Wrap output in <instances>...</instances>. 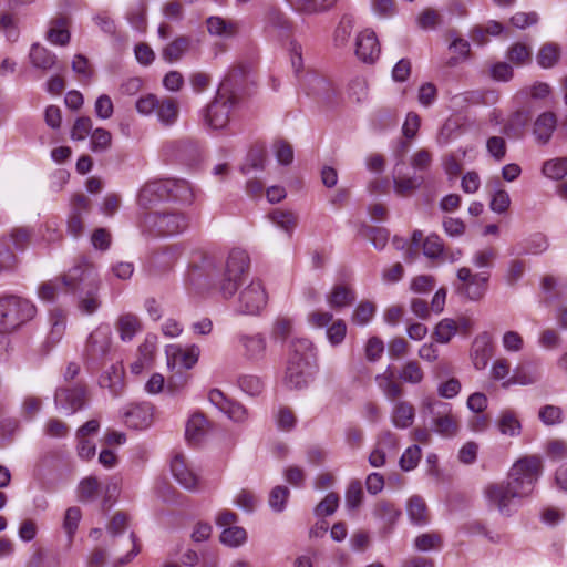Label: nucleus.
<instances>
[{"label": "nucleus", "mask_w": 567, "mask_h": 567, "mask_svg": "<svg viewBox=\"0 0 567 567\" xmlns=\"http://www.w3.org/2000/svg\"><path fill=\"white\" fill-rule=\"evenodd\" d=\"M408 516L415 525H425L429 522L427 508L424 499L420 496H412L408 503Z\"/></svg>", "instance_id": "35"}, {"label": "nucleus", "mask_w": 567, "mask_h": 567, "mask_svg": "<svg viewBox=\"0 0 567 567\" xmlns=\"http://www.w3.org/2000/svg\"><path fill=\"white\" fill-rule=\"evenodd\" d=\"M188 48L189 39L187 37H178L162 50V58L169 63L178 61Z\"/></svg>", "instance_id": "37"}, {"label": "nucleus", "mask_w": 567, "mask_h": 567, "mask_svg": "<svg viewBox=\"0 0 567 567\" xmlns=\"http://www.w3.org/2000/svg\"><path fill=\"white\" fill-rule=\"evenodd\" d=\"M237 382L241 391L250 396L259 395L264 390V382L257 375L244 374Z\"/></svg>", "instance_id": "54"}, {"label": "nucleus", "mask_w": 567, "mask_h": 567, "mask_svg": "<svg viewBox=\"0 0 567 567\" xmlns=\"http://www.w3.org/2000/svg\"><path fill=\"white\" fill-rule=\"evenodd\" d=\"M31 64L41 70H50L56 63V55L39 43H33L30 49Z\"/></svg>", "instance_id": "30"}, {"label": "nucleus", "mask_w": 567, "mask_h": 567, "mask_svg": "<svg viewBox=\"0 0 567 567\" xmlns=\"http://www.w3.org/2000/svg\"><path fill=\"white\" fill-rule=\"evenodd\" d=\"M380 44L372 30H364L355 41V54L364 63H373L380 55Z\"/></svg>", "instance_id": "18"}, {"label": "nucleus", "mask_w": 567, "mask_h": 567, "mask_svg": "<svg viewBox=\"0 0 567 567\" xmlns=\"http://www.w3.org/2000/svg\"><path fill=\"white\" fill-rule=\"evenodd\" d=\"M424 408L432 415V430L445 437L456 435L458 424L456 417L452 414V408L449 403L442 401H427Z\"/></svg>", "instance_id": "9"}, {"label": "nucleus", "mask_w": 567, "mask_h": 567, "mask_svg": "<svg viewBox=\"0 0 567 567\" xmlns=\"http://www.w3.org/2000/svg\"><path fill=\"white\" fill-rule=\"evenodd\" d=\"M563 410L557 405L547 404L539 409V420L548 426L556 425L563 421Z\"/></svg>", "instance_id": "60"}, {"label": "nucleus", "mask_w": 567, "mask_h": 567, "mask_svg": "<svg viewBox=\"0 0 567 567\" xmlns=\"http://www.w3.org/2000/svg\"><path fill=\"white\" fill-rule=\"evenodd\" d=\"M374 313L375 306L370 301H362L352 313V322L358 326H365L372 320Z\"/></svg>", "instance_id": "57"}, {"label": "nucleus", "mask_w": 567, "mask_h": 567, "mask_svg": "<svg viewBox=\"0 0 567 567\" xmlns=\"http://www.w3.org/2000/svg\"><path fill=\"white\" fill-rule=\"evenodd\" d=\"M123 420L131 429H146L152 421V406L147 403L133 404L124 411Z\"/></svg>", "instance_id": "22"}, {"label": "nucleus", "mask_w": 567, "mask_h": 567, "mask_svg": "<svg viewBox=\"0 0 567 567\" xmlns=\"http://www.w3.org/2000/svg\"><path fill=\"white\" fill-rule=\"evenodd\" d=\"M171 472L174 478L186 489L193 491L198 484L197 475L187 466L182 454H176L171 461Z\"/></svg>", "instance_id": "23"}, {"label": "nucleus", "mask_w": 567, "mask_h": 567, "mask_svg": "<svg viewBox=\"0 0 567 567\" xmlns=\"http://www.w3.org/2000/svg\"><path fill=\"white\" fill-rule=\"evenodd\" d=\"M339 506V496L336 493H329L326 497L316 506L315 514L317 516H330Z\"/></svg>", "instance_id": "64"}, {"label": "nucleus", "mask_w": 567, "mask_h": 567, "mask_svg": "<svg viewBox=\"0 0 567 567\" xmlns=\"http://www.w3.org/2000/svg\"><path fill=\"white\" fill-rule=\"evenodd\" d=\"M209 402L225 413L234 422L243 423L248 419L247 409L239 402L228 399L220 390L213 389L208 393Z\"/></svg>", "instance_id": "15"}, {"label": "nucleus", "mask_w": 567, "mask_h": 567, "mask_svg": "<svg viewBox=\"0 0 567 567\" xmlns=\"http://www.w3.org/2000/svg\"><path fill=\"white\" fill-rule=\"evenodd\" d=\"M457 279L462 282L457 288V292L471 301L481 300L488 288L489 272L481 271L473 274L467 267H462L456 272Z\"/></svg>", "instance_id": "10"}, {"label": "nucleus", "mask_w": 567, "mask_h": 567, "mask_svg": "<svg viewBox=\"0 0 567 567\" xmlns=\"http://www.w3.org/2000/svg\"><path fill=\"white\" fill-rule=\"evenodd\" d=\"M247 540V533L243 527L229 526L220 534V542L228 547H239Z\"/></svg>", "instance_id": "47"}, {"label": "nucleus", "mask_w": 567, "mask_h": 567, "mask_svg": "<svg viewBox=\"0 0 567 567\" xmlns=\"http://www.w3.org/2000/svg\"><path fill=\"white\" fill-rule=\"evenodd\" d=\"M492 351L491 338L486 332L475 338L471 352L475 369L483 370L486 368L492 357Z\"/></svg>", "instance_id": "25"}, {"label": "nucleus", "mask_w": 567, "mask_h": 567, "mask_svg": "<svg viewBox=\"0 0 567 567\" xmlns=\"http://www.w3.org/2000/svg\"><path fill=\"white\" fill-rule=\"evenodd\" d=\"M549 247L547 237L542 233H535L518 243L515 247V255H540Z\"/></svg>", "instance_id": "26"}, {"label": "nucleus", "mask_w": 567, "mask_h": 567, "mask_svg": "<svg viewBox=\"0 0 567 567\" xmlns=\"http://www.w3.org/2000/svg\"><path fill=\"white\" fill-rule=\"evenodd\" d=\"M542 378L540 364L537 361L520 362L513 374L503 382V388L512 385H530L538 382Z\"/></svg>", "instance_id": "16"}, {"label": "nucleus", "mask_w": 567, "mask_h": 567, "mask_svg": "<svg viewBox=\"0 0 567 567\" xmlns=\"http://www.w3.org/2000/svg\"><path fill=\"white\" fill-rule=\"evenodd\" d=\"M112 144L111 133L102 127L94 130L91 134V150L94 153H102L110 148Z\"/></svg>", "instance_id": "56"}, {"label": "nucleus", "mask_w": 567, "mask_h": 567, "mask_svg": "<svg viewBox=\"0 0 567 567\" xmlns=\"http://www.w3.org/2000/svg\"><path fill=\"white\" fill-rule=\"evenodd\" d=\"M102 494V485L95 476L83 478L78 486V497L81 502H94Z\"/></svg>", "instance_id": "34"}, {"label": "nucleus", "mask_w": 567, "mask_h": 567, "mask_svg": "<svg viewBox=\"0 0 567 567\" xmlns=\"http://www.w3.org/2000/svg\"><path fill=\"white\" fill-rule=\"evenodd\" d=\"M357 299L354 290L344 285H337L327 296V302L330 308L340 311L353 305Z\"/></svg>", "instance_id": "28"}, {"label": "nucleus", "mask_w": 567, "mask_h": 567, "mask_svg": "<svg viewBox=\"0 0 567 567\" xmlns=\"http://www.w3.org/2000/svg\"><path fill=\"white\" fill-rule=\"evenodd\" d=\"M297 12L305 14L321 13L331 9L337 0H286Z\"/></svg>", "instance_id": "29"}, {"label": "nucleus", "mask_w": 567, "mask_h": 567, "mask_svg": "<svg viewBox=\"0 0 567 567\" xmlns=\"http://www.w3.org/2000/svg\"><path fill=\"white\" fill-rule=\"evenodd\" d=\"M423 255L429 259H437L444 254V244L436 234L429 235L422 245Z\"/></svg>", "instance_id": "51"}, {"label": "nucleus", "mask_w": 567, "mask_h": 567, "mask_svg": "<svg viewBox=\"0 0 567 567\" xmlns=\"http://www.w3.org/2000/svg\"><path fill=\"white\" fill-rule=\"evenodd\" d=\"M82 517V512L80 507L72 506L69 507L65 512L64 520H63V528L66 532L69 538L71 539L74 535V533L78 529L79 523Z\"/></svg>", "instance_id": "63"}, {"label": "nucleus", "mask_w": 567, "mask_h": 567, "mask_svg": "<svg viewBox=\"0 0 567 567\" xmlns=\"http://www.w3.org/2000/svg\"><path fill=\"white\" fill-rule=\"evenodd\" d=\"M249 266V255L241 248L231 249L225 264L220 267L217 266L214 257L205 256L203 258V269L209 278L216 277L217 289L224 299L235 296Z\"/></svg>", "instance_id": "2"}, {"label": "nucleus", "mask_w": 567, "mask_h": 567, "mask_svg": "<svg viewBox=\"0 0 567 567\" xmlns=\"http://www.w3.org/2000/svg\"><path fill=\"white\" fill-rule=\"evenodd\" d=\"M457 332V323L450 318L442 319L434 329V338L440 343H447Z\"/></svg>", "instance_id": "49"}, {"label": "nucleus", "mask_w": 567, "mask_h": 567, "mask_svg": "<svg viewBox=\"0 0 567 567\" xmlns=\"http://www.w3.org/2000/svg\"><path fill=\"white\" fill-rule=\"evenodd\" d=\"M72 288L69 280V270L52 280L43 282L38 290V296L41 300L47 302H54L58 296L62 292L70 293Z\"/></svg>", "instance_id": "21"}, {"label": "nucleus", "mask_w": 567, "mask_h": 567, "mask_svg": "<svg viewBox=\"0 0 567 567\" xmlns=\"http://www.w3.org/2000/svg\"><path fill=\"white\" fill-rule=\"evenodd\" d=\"M486 150L496 162H501L506 156V141L501 136H491L486 141Z\"/></svg>", "instance_id": "62"}, {"label": "nucleus", "mask_w": 567, "mask_h": 567, "mask_svg": "<svg viewBox=\"0 0 567 567\" xmlns=\"http://www.w3.org/2000/svg\"><path fill=\"white\" fill-rule=\"evenodd\" d=\"M167 183L174 185L167 186V200L178 202L184 205H190L194 200V189L189 182L181 178H167Z\"/></svg>", "instance_id": "27"}, {"label": "nucleus", "mask_w": 567, "mask_h": 567, "mask_svg": "<svg viewBox=\"0 0 567 567\" xmlns=\"http://www.w3.org/2000/svg\"><path fill=\"white\" fill-rule=\"evenodd\" d=\"M506 58L516 65H523L530 62L532 51L524 43L516 42L507 50Z\"/></svg>", "instance_id": "53"}, {"label": "nucleus", "mask_w": 567, "mask_h": 567, "mask_svg": "<svg viewBox=\"0 0 567 567\" xmlns=\"http://www.w3.org/2000/svg\"><path fill=\"white\" fill-rule=\"evenodd\" d=\"M123 371L120 367L112 364L111 368L100 377V385L109 389L113 396H117L123 389Z\"/></svg>", "instance_id": "31"}, {"label": "nucleus", "mask_w": 567, "mask_h": 567, "mask_svg": "<svg viewBox=\"0 0 567 567\" xmlns=\"http://www.w3.org/2000/svg\"><path fill=\"white\" fill-rule=\"evenodd\" d=\"M542 473L543 462L539 456L519 458L512 466L506 481L491 483L484 488L488 507L497 509L501 515L511 516L520 501L533 493Z\"/></svg>", "instance_id": "1"}, {"label": "nucleus", "mask_w": 567, "mask_h": 567, "mask_svg": "<svg viewBox=\"0 0 567 567\" xmlns=\"http://www.w3.org/2000/svg\"><path fill=\"white\" fill-rule=\"evenodd\" d=\"M497 426L499 432L507 436H517L522 432V424L516 414L511 410L502 412Z\"/></svg>", "instance_id": "40"}, {"label": "nucleus", "mask_w": 567, "mask_h": 567, "mask_svg": "<svg viewBox=\"0 0 567 567\" xmlns=\"http://www.w3.org/2000/svg\"><path fill=\"white\" fill-rule=\"evenodd\" d=\"M449 35L451 38V43L449 48L450 50L457 53L458 56H452L447 63L450 66H455L461 61H464L470 56L471 45L467 40L460 38L455 31H451Z\"/></svg>", "instance_id": "39"}, {"label": "nucleus", "mask_w": 567, "mask_h": 567, "mask_svg": "<svg viewBox=\"0 0 567 567\" xmlns=\"http://www.w3.org/2000/svg\"><path fill=\"white\" fill-rule=\"evenodd\" d=\"M363 499V491L360 481H352L346 492V506L353 511L360 507Z\"/></svg>", "instance_id": "59"}, {"label": "nucleus", "mask_w": 567, "mask_h": 567, "mask_svg": "<svg viewBox=\"0 0 567 567\" xmlns=\"http://www.w3.org/2000/svg\"><path fill=\"white\" fill-rule=\"evenodd\" d=\"M422 456V450L419 445L413 444L409 446L400 458V466L403 471L409 472L414 470Z\"/></svg>", "instance_id": "58"}, {"label": "nucleus", "mask_w": 567, "mask_h": 567, "mask_svg": "<svg viewBox=\"0 0 567 567\" xmlns=\"http://www.w3.org/2000/svg\"><path fill=\"white\" fill-rule=\"evenodd\" d=\"M173 185L167 183V178L157 179L146 183L137 195V203L143 208H148L153 204L167 200V186Z\"/></svg>", "instance_id": "19"}, {"label": "nucleus", "mask_w": 567, "mask_h": 567, "mask_svg": "<svg viewBox=\"0 0 567 567\" xmlns=\"http://www.w3.org/2000/svg\"><path fill=\"white\" fill-rule=\"evenodd\" d=\"M300 85L307 95L323 102H331L336 94L333 84L326 76L316 72H308L302 78Z\"/></svg>", "instance_id": "14"}, {"label": "nucleus", "mask_w": 567, "mask_h": 567, "mask_svg": "<svg viewBox=\"0 0 567 567\" xmlns=\"http://www.w3.org/2000/svg\"><path fill=\"white\" fill-rule=\"evenodd\" d=\"M559 56V45L556 43H546L538 51L537 63L543 69H550L557 64Z\"/></svg>", "instance_id": "45"}, {"label": "nucleus", "mask_w": 567, "mask_h": 567, "mask_svg": "<svg viewBox=\"0 0 567 567\" xmlns=\"http://www.w3.org/2000/svg\"><path fill=\"white\" fill-rule=\"evenodd\" d=\"M414 421V408L406 401L398 402L392 411V423L398 429H406Z\"/></svg>", "instance_id": "33"}, {"label": "nucleus", "mask_w": 567, "mask_h": 567, "mask_svg": "<svg viewBox=\"0 0 567 567\" xmlns=\"http://www.w3.org/2000/svg\"><path fill=\"white\" fill-rule=\"evenodd\" d=\"M226 76L220 83L215 99L204 109V121L213 130L225 128L230 120V112L238 102L234 78Z\"/></svg>", "instance_id": "5"}, {"label": "nucleus", "mask_w": 567, "mask_h": 567, "mask_svg": "<svg viewBox=\"0 0 567 567\" xmlns=\"http://www.w3.org/2000/svg\"><path fill=\"white\" fill-rule=\"evenodd\" d=\"M156 114L158 121L165 125L171 126L173 125L178 116V107L174 100L172 99H164L158 102V105L156 107Z\"/></svg>", "instance_id": "42"}, {"label": "nucleus", "mask_w": 567, "mask_h": 567, "mask_svg": "<svg viewBox=\"0 0 567 567\" xmlns=\"http://www.w3.org/2000/svg\"><path fill=\"white\" fill-rule=\"evenodd\" d=\"M269 218L277 227L286 231L288 235H291L297 225V218L290 212L275 209L269 214Z\"/></svg>", "instance_id": "48"}, {"label": "nucleus", "mask_w": 567, "mask_h": 567, "mask_svg": "<svg viewBox=\"0 0 567 567\" xmlns=\"http://www.w3.org/2000/svg\"><path fill=\"white\" fill-rule=\"evenodd\" d=\"M497 257V251L493 247H485L474 252L472 264L478 269H491Z\"/></svg>", "instance_id": "55"}, {"label": "nucleus", "mask_w": 567, "mask_h": 567, "mask_svg": "<svg viewBox=\"0 0 567 567\" xmlns=\"http://www.w3.org/2000/svg\"><path fill=\"white\" fill-rule=\"evenodd\" d=\"M399 378L404 383L419 384L424 379V372L417 361L410 360L401 368Z\"/></svg>", "instance_id": "46"}, {"label": "nucleus", "mask_w": 567, "mask_h": 567, "mask_svg": "<svg viewBox=\"0 0 567 567\" xmlns=\"http://www.w3.org/2000/svg\"><path fill=\"white\" fill-rule=\"evenodd\" d=\"M85 401L86 388L81 383L60 386L54 393L55 408L68 415L82 410Z\"/></svg>", "instance_id": "11"}, {"label": "nucleus", "mask_w": 567, "mask_h": 567, "mask_svg": "<svg viewBox=\"0 0 567 567\" xmlns=\"http://www.w3.org/2000/svg\"><path fill=\"white\" fill-rule=\"evenodd\" d=\"M206 419L200 413L193 414L185 430V436L189 443H198L205 435Z\"/></svg>", "instance_id": "41"}, {"label": "nucleus", "mask_w": 567, "mask_h": 567, "mask_svg": "<svg viewBox=\"0 0 567 567\" xmlns=\"http://www.w3.org/2000/svg\"><path fill=\"white\" fill-rule=\"evenodd\" d=\"M375 381L388 399L394 400L401 396L402 388L393 381V373L391 372L390 365L383 373L375 377Z\"/></svg>", "instance_id": "38"}, {"label": "nucleus", "mask_w": 567, "mask_h": 567, "mask_svg": "<svg viewBox=\"0 0 567 567\" xmlns=\"http://www.w3.org/2000/svg\"><path fill=\"white\" fill-rule=\"evenodd\" d=\"M117 328L121 339L123 341H131L141 330V322L136 316L126 313L120 317Z\"/></svg>", "instance_id": "43"}, {"label": "nucleus", "mask_w": 567, "mask_h": 567, "mask_svg": "<svg viewBox=\"0 0 567 567\" xmlns=\"http://www.w3.org/2000/svg\"><path fill=\"white\" fill-rule=\"evenodd\" d=\"M69 280L72 285L70 295L76 297L79 311L86 316L95 313L102 305L95 267L81 259L69 269Z\"/></svg>", "instance_id": "4"}, {"label": "nucleus", "mask_w": 567, "mask_h": 567, "mask_svg": "<svg viewBox=\"0 0 567 567\" xmlns=\"http://www.w3.org/2000/svg\"><path fill=\"white\" fill-rule=\"evenodd\" d=\"M557 126V117L553 112H544L534 122L533 134L538 144H547Z\"/></svg>", "instance_id": "24"}, {"label": "nucleus", "mask_w": 567, "mask_h": 567, "mask_svg": "<svg viewBox=\"0 0 567 567\" xmlns=\"http://www.w3.org/2000/svg\"><path fill=\"white\" fill-rule=\"evenodd\" d=\"M90 200L84 195L79 194L72 198L71 212L68 218V231L73 237L78 238L82 235L84 229L83 215L90 212Z\"/></svg>", "instance_id": "17"}, {"label": "nucleus", "mask_w": 567, "mask_h": 567, "mask_svg": "<svg viewBox=\"0 0 567 567\" xmlns=\"http://www.w3.org/2000/svg\"><path fill=\"white\" fill-rule=\"evenodd\" d=\"M237 350L250 362L261 361L267 351V340L262 333H237L235 336Z\"/></svg>", "instance_id": "13"}, {"label": "nucleus", "mask_w": 567, "mask_h": 567, "mask_svg": "<svg viewBox=\"0 0 567 567\" xmlns=\"http://www.w3.org/2000/svg\"><path fill=\"white\" fill-rule=\"evenodd\" d=\"M318 371L317 352L308 338H295L285 372V384L289 389L307 388Z\"/></svg>", "instance_id": "3"}, {"label": "nucleus", "mask_w": 567, "mask_h": 567, "mask_svg": "<svg viewBox=\"0 0 567 567\" xmlns=\"http://www.w3.org/2000/svg\"><path fill=\"white\" fill-rule=\"evenodd\" d=\"M112 331L107 324L93 330L86 340L83 357L89 364H100L111 350Z\"/></svg>", "instance_id": "8"}, {"label": "nucleus", "mask_w": 567, "mask_h": 567, "mask_svg": "<svg viewBox=\"0 0 567 567\" xmlns=\"http://www.w3.org/2000/svg\"><path fill=\"white\" fill-rule=\"evenodd\" d=\"M347 336V324L342 319L333 320L326 330V337L328 342L332 347L340 346Z\"/></svg>", "instance_id": "50"}, {"label": "nucleus", "mask_w": 567, "mask_h": 567, "mask_svg": "<svg viewBox=\"0 0 567 567\" xmlns=\"http://www.w3.org/2000/svg\"><path fill=\"white\" fill-rule=\"evenodd\" d=\"M189 219L183 212H150L141 220L143 231L156 236H174L188 227Z\"/></svg>", "instance_id": "7"}, {"label": "nucleus", "mask_w": 567, "mask_h": 567, "mask_svg": "<svg viewBox=\"0 0 567 567\" xmlns=\"http://www.w3.org/2000/svg\"><path fill=\"white\" fill-rule=\"evenodd\" d=\"M35 306L17 296L0 298V334L10 333L35 317Z\"/></svg>", "instance_id": "6"}, {"label": "nucleus", "mask_w": 567, "mask_h": 567, "mask_svg": "<svg viewBox=\"0 0 567 567\" xmlns=\"http://www.w3.org/2000/svg\"><path fill=\"white\" fill-rule=\"evenodd\" d=\"M290 495V491L286 486H275L269 494V506L276 513H281L285 511L288 498Z\"/></svg>", "instance_id": "52"}, {"label": "nucleus", "mask_w": 567, "mask_h": 567, "mask_svg": "<svg viewBox=\"0 0 567 567\" xmlns=\"http://www.w3.org/2000/svg\"><path fill=\"white\" fill-rule=\"evenodd\" d=\"M422 184V178L413 177H393L394 192L400 196H405L413 190L417 189Z\"/></svg>", "instance_id": "61"}, {"label": "nucleus", "mask_w": 567, "mask_h": 567, "mask_svg": "<svg viewBox=\"0 0 567 567\" xmlns=\"http://www.w3.org/2000/svg\"><path fill=\"white\" fill-rule=\"evenodd\" d=\"M542 173L554 181H560L567 175V157H557L545 161Z\"/></svg>", "instance_id": "44"}, {"label": "nucleus", "mask_w": 567, "mask_h": 567, "mask_svg": "<svg viewBox=\"0 0 567 567\" xmlns=\"http://www.w3.org/2000/svg\"><path fill=\"white\" fill-rule=\"evenodd\" d=\"M267 293L260 280H252L239 293L237 311L243 315H257L267 305Z\"/></svg>", "instance_id": "12"}, {"label": "nucleus", "mask_w": 567, "mask_h": 567, "mask_svg": "<svg viewBox=\"0 0 567 567\" xmlns=\"http://www.w3.org/2000/svg\"><path fill=\"white\" fill-rule=\"evenodd\" d=\"M199 348L192 346L188 349L179 347H169L166 350L168 367H179L182 369H192L198 361Z\"/></svg>", "instance_id": "20"}, {"label": "nucleus", "mask_w": 567, "mask_h": 567, "mask_svg": "<svg viewBox=\"0 0 567 567\" xmlns=\"http://www.w3.org/2000/svg\"><path fill=\"white\" fill-rule=\"evenodd\" d=\"M207 30L209 34L230 38L234 37L237 32V23L233 21H227L221 17L212 16L206 20Z\"/></svg>", "instance_id": "32"}, {"label": "nucleus", "mask_w": 567, "mask_h": 567, "mask_svg": "<svg viewBox=\"0 0 567 567\" xmlns=\"http://www.w3.org/2000/svg\"><path fill=\"white\" fill-rule=\"evenodd\" d=\"M373 515L380 519L384 526H392L401 515V511L391 502L380 501L377 503Z\"/></svg>", "instance_id": "36"}]
</instances>
